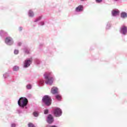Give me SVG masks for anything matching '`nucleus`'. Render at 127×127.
I'll return each mask as SVG.
<instances>
[{
    "label": "nucleus",
    "instance_id": "1",
    "mask_svg": "<svg viewBox=\"0 0 127 127\" xmlns=\"http://www.w3.org/2000/svg\"><path fill=\"white\" fill-rule=\"evenodd\" d=\"M44 77L47 85H52L53 82L55 81V76L52 72H45L44 74Z\"/></svg>",
    "mask_w": 127,
    "mask_h": 127
},
{
    "label": "nucleus",
    "instance_id": "2",
    "mask_svg": "<svg viewBox=\"0 0 127 127\" xmlns=\"http://www.w3.org/2000/svg\"><path fill=\"white\" fill-rule=\"evenodd\" d=\"M27 105H28V99L26 97H20L18 100V106L21 109L27 110L28 108Z\"/></svg>",
    "mask_w": 127,
    "mask_h": 127
},
{
    "label": "nucleus",
    "instance_id": "3",
    "mask_svg": "<svg viewBox=\"0 0 127 127\" xmlns=\"http://www.w3.org/2000/svg\"><path fill=\"white\" fill-rule=\"evenodd\" d=\"M52 114H53V116L56 118H60L61 116H62V114H63V112L62 111V109H61L59 107H54L52 108Z\"/></svg>",
    "mask_w": 127,
    "mask_h": 127
},
{
    "label": "nucleus",
    "instance_id": "4",
    "mask_svg": "<svg viewBox=\"0 0 127 127\" xmlns=\"http://www.w3.org/2000/svg\"><path fill=\"white\" fill-rule=\"evenodd\" d=\"M42 102L46 107H50L52 104V99L49 95H44L42 99Z\"/></svg>",
    "mask_w": 127,
    "mask_h": 127
},
{
    "label": "nucleus",
    "instance_id": "5",
    "mask_svg": "<svg viewBox=\"0 0 127 127\" xmlns=\"http://www.w3.org/2000/svg\"><path fill=\"white\" fill-rule=\"evenodd\" d=\"M4 42L5 44H6V45L11 46V45H13V43H14V41L11 37L7 36L4 38Z\"/></svg>",
    "mask_w": 127,
    "mask_h": 127
},
{
    "label": "nucleus",
    "instance_id": "6",
    "mask_svg": "<svg viewBox=\"0 0 127 127\" xmlns=\"http://www.w3.org/2000/svg\"><path fill=\"white\" fill-rule=\"evenodd\" d=\"M120 33L123 36H127V27L125 25H123L121 26L119 30Z\"/></svg>",
    "mask_w": 127,
    "mask_h": 127
},
{
    "label": "nucleus",
    "instance_id": "7",
    "mask_svg": "<svg viewBox=\"0 0 127 127\" xmlns=\"http://www.w3.org/2000/svg\"><path fill=\"white\" fill-rule=\"evenodd\" d=\"M32 57L26 59L23 63V68H28L32 64Z\"/></svg>",
    "mask_w": 127,
    "mask_h": 127
},
{
    "label": "nucleus",
    "instance_id": "8",
    "mask_svg": "<svg viewBox=\"0 0 127 127\" xmlns=\"http://www.w3.org/2000/svg\"><path fill=\"white\" fill-rule=\"evenodd\" d=\"M47 123H48V124H53L54 122V117H53V116H52V114H49L48 115V116L47 117Z\"/></svg>",
    "mask_w": 127,
    "mask_h": 127
},
{
    "label": "nucleus",
    "instance_id": "9",
    "mask_svg": "<svg viewBox=\"0 0 127 127\" xmlns=\"http://www.w3.org/2000/svg\"><path fill=\"white\" fill-rule=\"evenodd\" d=\"M75 11L76 12H82L84 11V5H79L75 8Z\"/></svg>",
    "mask_w": 127,
    "mask_h": 127
},
{
    "label": "nucleus",
    "instance_id": "10",
    "mask_svg": "<svg viewBox=\"0 0 127 127\" xmlns=\"http://www.w3.org/2000/svg\"><path fill=\"white\" fill-rule=\"evenodd\" d=\"M51 92L53 95H56L59 93V89L57 87H53L51 89Z\"/></svg>",
    "mask_w": 127,
    "mask_h": 127
},
{
    "label": "nucleus",
    "instance_id": "11",
    "mask_svg": "<svg viewBox=\"0 0 127 127\" xmlns=\"http://www.w3.org/2000/svg\"><path fill=\"white\" fill-rule=\"evenodd\" d=\"M0 36L2 39H4L7 36V33L2 30H0Z\"/></svg>",
    "mask_w": 127,
    "mask_h": 127
},
{
    "label": "nucleus",
    "instance_id": "12",
    "mask_svg": "<svg viewBox=\"0 0 127 127\" xmlns=\"http://www.w3.org/2000/svg\"><path fill=\"white\" fill-rule=\"evenodd\" d=\"M120 14V10L118 9H114L112 11V16H117Z\"/></svg>",
    "mask_w": 127,
    "mask_h": 127
},
{
    "label": "nucleus",
    "instance_id": "13",
    "mask_svg": "<svg viewBox=\"0 0 127 127\" xmlns=\"http://www.w3.org/2000/svg\"><path fill=\"white\" fill-rule=\"evenodd\" d=\"M120 16L123 19H126L127 18V13L126 11H122L120 14Z\"/></svg>",
    "mask_w": 127,
    "mask_h": 127
},
{
    "label": "nucleus",
    "instance_id": "14",
    "mask_svg": "<svg viewBox=\"0 0 127 127\" xmlns=\"http://www.w3.org/2000/svg\"><path fill=\"white\" fill-rule=\"evenodd\" d=\"M23 50L25 53V54H30V48L27 47H25L23 49Z\"/></svg>",
    "mask_w": 127,
    "mask_h": 127
},
{
    "label": "nucleus",
    "instance_id": "15",
    "mask_svg": "<svg viewBox=\"0 0 127 127\" xmlns=\"http://www.w3.org/2000/svg\"><path fill=\"white\" fill-rule=\"evenodd\" d=\"M37 84L39 87H40L41 86H43L44 84V80L43 79H39L37 82Z\"/></svg>",
    "mask_w": 127,
    "mask_h": 127
},
{
    "label": "nucleus",
    "instance_id": "16",
    "mask_svg": "<svg viewBox=\"0 0 127 127\" xmlns=\"http://www.w3.org/2000/svg\"><path fill=\"white\" fill-rule=\"evenodd\" d=\"M55 97L56 100H58V101H61V100L62 99V96H61L60 94H59V93L55 94Z\"/></svg>",
    "mask_w": 127,
    "mask_h": 127
},
{
    "label": "nucleus",
    "instance_id": "17",
    "mask_svg": "<svg viewBox=\"0 0 127 127\" xmlns=\"http://www.w3.org/2000/svg\"><path fill=\"white\" fill-rule=\"evenodd\" d=\"M21 109L23 108H21L20 107H19V108H17L16 110V114H18L19 116H21V114H22V110H21Z\"/></svg>",
    "mask_w": 127,
    "mask_h": 127
},
{
    "label": "nucleus",
    "instance_id": "18",
    "mask_svg": "<svg viewBox=\"0 0 127 127\" xmlns=\"http://www.w3.org/2000/svg\"><path fill=\"white\" fill-rule=\"evenodd\" d=\"M112 26V24L111 22H108L106 26V30H109V29H111V27Z\"/></svg>",
    "mask_w": 127,
    "mask_h": 127
},
{
    "label": "nucleus",
    "instance_id": "19",
    "mask_svg": "<svg viewBox=\"0 0 127 127\" xmlns=\"http://www.w3.org/2000/svg\"><path fill=\"white\" fill-rule=\"evenodd\" d=\"M28 15L30 17H33V16H34V13L33 12L32 10H29L28 11Z\"/></svg>",
    "mask_w": 127,
    "mask_h": 127
},
{
    "label": "nucleus",
    "instance_id": "20",
    "mask_svg": "<svg viewBox=\"0 0 127 127\" xmlns=\"http://www.w3.org/2000/svg\"><path fill=\"white\" fill-rule=\"evenodd\" d=\"M42 19V15L39 16L36 18V19L34 21V22H38L39 20H41Z\"/></svg>",
    "mask_w": 127,
    "mask_h": 127
},
{
    "label": "nucleus",
    "instance_id": "21",
    "mask_svg": "<svg viewBox=\"0 0 127 127\" xmlns=\"http://www.w3.org/2000/svg\"><path fill=\"white\" fill-rule=\"evenodd\" d=\"M34 61L35 63H36L37 65H39L41 63V61L38 59H35L34 60Z\"/></svg>",
    "mask_w": 127,
    "mask_h": 127
},
{
    "label": "nucleus",
    "instance_id": "22",
    "mask_svg": "<svg viewBox=\"0 0 127 127\" xmlns=\"http://www.w3.org/2000/svg\"><path fill=\"white\" fill-rule=\"evenodd\" d=\"M19 70V67L17 65H15L13 67V71L16 72Z\"/></svg>",
    "mask_w": 127,
    "mask_h": 127
},
{
    "label": "nucleus",
    "instance_id": "23",
    "mask_svg": "<svg viewBox=\"0 0 127 127\" xmlns=\"http://www.w3.org/2000/svg\"><path fill=\"white\" fill-rule=\"evenodd\" d=\"M33 115L34 117H35V118H37V117H38V116H39V112H38V111H34L33 113Z\"/></svg>",
    "mask_w": 127,
    "mask_h": 127
},
{
    "label": "nucleus",
    "instance_id": "24",
    "mask_svg": "<svg viewBox=\"0 0 127 127\" xmlns=\"http://www.w3.org/2000/svg\"><path fill=\"white\" fill-rule=\"evenodd\" d=\"M38 25L40 26H43L44 25H45V22H44V21H41L38 23Z\"/></svg>",
    "mask_w": 127,
    "mask_h": 127
},
{
    "label": "nucleus",
    "instance_id": "25",
    "mask_svg": "<svg viewBox=\"0 0 127 127\" xmlns=\"http://www.w3.org/2000/svg\"><path fill=\"white\" fill-rule=\"evenodd\" d=\"M26 87L27 90H31L32 89V85L30 84H27Z\"/></svg>",
    "mask_w": 127,
    "mask_h": 127
},
{
    "label": "nucleus",
    "instance_id": "26",
    "mask_svg": "<svg viewBox=\"0 0 127 127\" xmlns=\"http://www.w3.org/2000/svg\"><path fill=\"white\" fill-rule=\"evenodd\" d=\"M3 77L4 79H6V78L9 77V74H8L7 72H6L3 75Z\"/></svg>",
    "mask_w": 127,
    "mask_h": 127
},
{
    "label": "nucleus",
    "instance_id": "27",
    "mask_svg": "<svg viewBox=\"0 0 127 127\" xmlns=\"http://www.w3.org/2000/svg\"><path fill=\"white\" fill-rule=\"evenodd\" d=\"M44 115H48L49 114V109H45L44 110Z\"/></svg>",
    "mask_w": 127,
    "mask_h": 127
},
{
    "label": "nucleus",
    "instance_id": "28",
    "mask_svg": "<svg viewBox=\"0 0 127 127\" xmlns=\"http://www.w3.org/2000/svg\"><path fill=\"white\" fill-rule=\"evenodd\" d=\"M19 53V51L17 49H15L14 50V54L15 55H17Z\"/></svg>",
    "mask_w": 127,
    "mask_h": 127
},
{
    "label": "nucleus",
    "instance_id": "29",
    "mask_svg": "<svg viewBox=\"0 0 127 127\" xmlns=\"http://www.w3.org/2000/svg\"><path fill=\"white\" fill-rule=\"evenodd\" d=\"M28 127H36L34 125V124H33L32 123H29L28 124Z\"/></svg>",
    "mask_w": 127,
    "mask_h": 127
},
{
    "label": "nucleus",
    "instance_id": "30",
    "mask_svg": "<svg viewBox=\"0 0 127 127\" xmlns=\"http://www.w3.org/2000/svg\"><path fill=\"white\" fill-rule=\"evenodd\" d=\"M96 3H101L103 2V0H95Z\"/></svg>",
    "mask_w": 127,
    "mask_h": 127
},
{
    "label": "nucleus",
    "instance_id": "31",
    "mask_svg": "<svg viewBox=\"0 0 127 127\" xmlns=\"http://www.w3.org/2000/svg\"><path fill=\"white\" fill-rule=\"evenodd\" d=\"M11 127H16V124L15 123H12L11 124Z\"/></svg>",
    "mask_w": 127,
    "mask_h": 127
},
{
    "label": "nucleus",
    "instance_id": "32",
    "mask_svg": "<svg viewBox=\"0 0 127 127\" xmlns=\"http://www.w3.org/2000/svg\"><path fill=\"white\" fill-rule=\"evenodd\" d=\"M32 96V95L31 94H28L27 95V98H31Z\"/></svg>",
    "mask_w": 127,
    "mask_h": 127
},
{
    "label": "nucleus",
    "instance_id": "33",
    "mask_svg": "<svg viewBox=\"0 0 127 127\" xmlns=\"http://www.w3.org/2000/svg\"><path fill=\"white\" fill-rule=\"evenodd\" d=\"M21 44H22L21 42H19L18 43H17V46H21Z\"/></svg>",
    "mask_w": 127,
    "mask_h": 127
},
{
    "label": "nucleus",
    "instance_id": "34",
    "mask_svg": "<svg viewBox=\"0 0 127 127\" xmlns=\"http://www.w3.org/2000/svg\"><path fill=\"white\" fill-rule=\"evenodd\" d=\"M23 27L21 26L19 27V31H22Z\"/></svg>",
    "mask_w": 127,
    "mask_h": 127
},
{
    "label": "nucleus",
    "instance_id": "35",
    "mask_svg": "<svg viewBox=\"0 0 127 127\" xmlns=\"http://www.w3.org/2000/svg\"><path fill=\"white\" fill-rule=\"evenodd\" d=\"M42 46H43V43H41V44H40V45H39V48H40V49H41V48L42 47Z\"/></svg>",
    "mask_w": 127,
    "mask_h": 127
},
{
    "label": "nucleus",
    "instance_id": "36",
    "mask_svg": "<svg viewBox=\"0 0 127 127\" xmlns=\"http://www.w3.org/2000/svg\"><path fill=\"white\" fill-rule=\"evenodd\" d=\"M51 127H58L56 126V125H52Z\"/></svg>",
    "mask_w": 127,
    "mask_h": 127
},
{
    "label": "nucleus",
    "instance_id": "37",
    "mask_svg": "<svg viewBox=\"0 0 127 127\" xmlns=\"http://www.w3.org/2000/svg\"><path fill=\"white\" fill-rule=\"evenodd\" d=\"M81 0V1H85V0Z\"/></svg>",
    "mask_w": 127,
    "mask_h": 127
},
{
    "label": "nucleus",
    "instance_id": "38",
    "mask_svg": "<svg viewBox=\"0 0 127 127\" xmlns=\"http://www.w3.org/2000/svg\"><path fill=\"white\" fill-rule=\"evenodd\" d=\"M115 1H119V0H114Z\"/></svg>",
    "mask_w": 127,
    "mask_h": 127
},
{
    "label": "nucleus",
    "instance_id": "39",
    "mask_svg": "<svg viewBox=\"0 0 127 127\" xmlns=\"http://www.w3.org/2000/svg\"><path fill=\"white\" fill-rule=\"evenodd\" d=\"M11 82H13V80H12L11 81Z\"/></svg>",
    "mask_w": 127,
    "mask_h": 127
}]
</instances>
